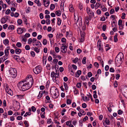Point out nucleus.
I'll return each instance as SVG.
<instances>
[{"label":"nucleus","mask_w":127,"mask_h":127,"mask_svg":"<svg viewBox=\"0 0 127 127\" xmlns=\"http://www.w3.org/2000/svg\"><path fill=\"white\" fill-rule=\"evenodd\" d=\"M78 60V59L77 58H75L74 59L73 61L74 63H76Z\"/></svg>","instance_id":"nucleus-59"},{"label":"nucleus","mask_w":127,"mask_h":127,"mask_svg":"<svg viewBox=\"0 0 127 127\" xmlns=\"http://www.w3.org/2000/svg\"><path fill=\"white\" fill-rule=\"evenodd\" d=\"M118 114L119 115H121L123 113V111L120 109L118 111Z\"/></svg>","instance_id":"nucleus-56"},{"label":"nucleus","mask_w":127,"mask_h":127,"mask_svg":"<svg viewBox=\"0 0 127 127\" xmlns=\"http://www.w3.org/2000/svg\"><path fill=\"white\" fill-rule=\"evenodd\" d=\"M8 29L13 30L14 29V26L13 25H9L8 28Z\"/></svg>","instance_id":"nucleus-29"},{"label":"nucleus","mask_w":127,"mask_h":127,"mask_svg":"<svg viewBox=\"0 0 127 127\" xmlns=\"http://www.w3.org/2000/svg\"><path fill=\"white\" fill-rule=\"evenodd\" d=\"M35 45L38 47H40L41 46V43L38 40H37L36 42Z\"/></svg>","instance_id":"nucleus-17"},{"label":"nucleus","mask_w":127,"mask_h":127,"mask_svg":"<svg viewBox=\"0 0 127 127\" xmlns=\"http://www.w3.org/2000/svg\"><path fill=\"white\" fill-rule=\"evenodd\" d=\"M97 59L99 61H100L101 62L102 61H103L102 59H101V57L100 56H97Z\"/></svg>","instance_id":"nucleus-54"},{"label":"nucleus","mask_w":127,"mask_h":127,"mask_svg":"<svg viewBox=\"0 0 127 127\" xmlns=\"http://www.w3.org/2000/svg\"><path fill=\"white\" fill-rule=\"evenodd\" d=\"M7 93L10 95H11L12 93V91L9 88V90H7V92H6Z\"/></svg>","instance_id":"nucleus-43"},{"label":"nucleus","mask_w":127,"mask_h":127,"mask_svg":"<svg viewBox=\"0 0 127 127\" xmlns=\"http://www.w3.org/2000/svg\"><path fill=\"white\" fill-rule=\"evenodd\" d=\"M52 88L53 90H55L54 92L53 93L54 95L53 98L55 99L57 98L59 95V93L58 90L55 86L53 87Z\"/></svg>","instance_id":"nucleus-4"},{"label":"nucleus","mask_w":127,"mask_h":127,"mask_svg":"<svg viewBox=\"0 0 127 127\" xmlns=\"http://www.w3.org/2000/svg\"><path fill=\"white\" fill-rule=\"evenodd\" d=\"M30 36V34L29 33H26L24 35V37H28Z\"/></svg>","instance_id":"nucleus-58"},{"label":"nucleus","mask_w":127,"mask_h":127,"mask_svg":"<svg viewBox=\"0 0 127 127\" xmlns=\"http://www.w3.org/2000/svg\"><path fill=\"white\" fill-rule=\"evenodd\" d=\"M9 41L7 39H5L3 41V43L5 45H7L9 44Z\"/></svg>","instance_id":"nucleus-18"},{"label":"nucleus","mask_w":127,"mask_h":127,"mask_svg":"<svg viewBox=\"0 0 127 127\" xmlns=\"http://www.w3.org/2000/svg\"><path fill=\"white\" fill-rule=\"evenodd\" d=\"M109 71L111 72H113L115 71V70L113 67H111L110 68Z\"/></svg>","instance_id":"nucleus-63"},{"label":"nucleus","mask_w":127,"mask_h":127,"mask_svg":"<svg viewBox=\"0 0 127 127\" xmlns=\"http://www.w3.org/2000/svg\"><path fill=\"white\" fill-rule=\"evenodd\" d=\"M101 35L103 37V39L106 40L107 39V37L105 36V34L104 33L102 34Z\"/></svg>","instance_id":"nucleus-57"},{"label":"nucleus","mask_w":127,"mask_h":127,"mask_svg":"<svg viewBox=\"0 0 127 127\" xmlns=\"http://www.w3.org/2000/svg\"><path fill=\"white\" fill-rule=\"evenodd\" d=\"M31 114V113L30 112H28L24 114V117H27L28 115H30Z\"/></svg>","instance_id":"nucleus-38"},{"label":"nucleus","mask_w":127,"mask_h":127,"mask_svg":"<svg viewBox=\"0 0 127 127\" xmlns=\"http://www.w3.org/2000/svg\"><path fill=\"white\" fill-rule=\"evenodd\" d=\"M34 50L37 53L39 52V50L37 47L34 48Z\"/></svg>","instance_id":"nucleus-49"},{"label":"nucleus","mask_w":127,"mask_h":127,"mask_svg":"<svg viewBox=\"0 0 127 127\" xmlns=\"http://www.w3.org/2000/svg\"><path fill=\"white\" fill-rule=\"evenodd\" d=\"M42 68L40 66H37L33 69V71L36 74H38L41 71Z\"/></svg>","instance_id":"nucleus-6"},{"label":"nucleus","mask_w":127,"mask_h":127,"mask_svg":"<svg viewBox=\"0 0 127 127\" xmlns=\"http://www.w3.org/2000/svg\"><path fill=\"white\" fill-rule=\"evenodd\" d=\"M43 2L45 7H47L48 6L50 3L49 0H43Z\"/></svg>","instance_id":"nucleus-11"},{"label":"nucleus","mask_w":127,"mask_h":127,"mask_svg":"<svg viewBox=\"0 0 127 127\" xmlns=\"http://www.w3.org/2000/svg\"><path fill=\"white\" fill-rule=\"evenodd\" d=\"M86 10L87 13L89 15V17H86L85 18V21H89L92 19V17H93L94 16V13H89L88 11V8H87Z\"/></svg>","instance_id":"nucleus-3"},{"label":"nucleus","mask_w":127,"mask_h":127,"mask_svg":"<svg viewBox=\"0 0 127 127\" xmlns=\"http://www.w3.org/2000/svg\"><path fill=\"white\" fill-rule=\"evenodd\" d=\"M71 121H68L66 123V125L68 126H70V125H71Z\"/></svg>","instance_id":"nucleus-46"},{"label":"nucleus","mask_w":127,"mask_h":127,"mask_svg":"<svg viewBox=\"0 0 127 127\" xmlns=\"http://www.w3.org/2000/svg\"><path fill=\"white\" fill-rule=\"evenodd\" d=\"M101 4L99 3L96 2L95 4V9H97L99 6H100Z\"/></svg>","instance_id":"nucleus-31"},{"label":"nucleus","mask_w":127,"mask_h":127,"mask_svg":"<svg viewBox=\"0 0 127 127\" xmlns=\"http://www.w3.org/2000/svg\"><path fill=\"white\" fill-rule=\"evenodd\" d=\"M29 83H24V91L29 89L32 86L33 84L32 82H28Z\"/></svg>","instance_id":"nucleus-7"},{"label":"nucleus","mask_w":127,"mask_h":127,"mask_svg":"<svg viewBox=\"0 0 127 127\" xmlns=\"http://www.w3.org/2000/svg\"><path fill=\"white\" fill-rule=\"evenodd\" d=\"M105 48L106 51H107L110 49V47H109V45L108 44H106L105 46Z\"/></svg>","instance_id":"nucleus-27"},{"label":"nucleus","mask_w":127,"mask_h":127,"mask_svg":"<svg viewBox=\"0 0 127 127\" xmlns=\"http://www.w3.org/2000/svg\"><path fill=\"white\" fill-rule=\"evenodd\" d=\"M56 72L55 73V74L56 75L54 76V77L58 78L59 76V71L56 70Z\"/></svg>","instance_id":"nucleus-20"},{"label":"nucleus","mask_w":127,"mask_h":127,"mask_svg":"<svg viewBox=\"0 0 127 127\" xmlns=\"http://www.w3.org/2000/svg\"><path fill=\"white\" fill-rule=\"evenodd\" d=\"M24 125H25V127H28L29 126V124L28 123V121H24Z\"/></svg>","instance_id":"nucleus-25"},{"label":"nucleus","mask_w":127,"mask_h":127,"mask_svg":"<svg viewBox=\"0 0 127 127\" xmlns=\"http://www.w3.org/2000/svg\"><path fill=\"white\" fill-rule=\"evenodd\" d=\"M124 56L123 54L121 52L116 57L115 61L116 63L121 64L124 60Z\"/></svg>","instance_id":"nucleus-1"},{"label":"nucleus","mask_w":127,"mask_h":127,"mask_svg":"<svg viewBox=\"0 0 127 127\" xmlns=\"http://www.w3.org/2000/svg\"><path fill=\"white\" fill-rule=\"evenodd\" d=\"M116 79L117 80H118L120 77V75L119 74H117L116 75Z\"/></svg>","instance_id":"nucleus-64"},{"label":"nucleus","mask_w":127,"mask_h":127,"mask_svg":"<svg viewBox=\"0 0 127 127\" xmlns=\"http://www.w3.org/2000/svg\"><path fill=\"white\" fill-rule=\"evenodd\" d=\"M43 43L44 45H46L47 43V40L46 39H44L43 41Z\"/></svg>","instance_id":"nucleus-37"},{"label":"nucleus","mask_w":127,"mask_h":127,"mask_svg":"<svg viewBox=\"0 0 127 127\" xmlns=\"http://www.w3.org/2000/svg\"><path fill=\"white\" fill-rule=\"evenodd\" d=\"M31 56L33 57H34L35 56V53L33 51H31Z\"/></svg>","instance_id":"nucleus-62"},{"label":"nucleus","mask_w":127,"mask_h":127,"mask_svg":"<svg viewBox=\"0 0 127 127\" xmlns=\"http://www.w3.org/2000/svg\"><path fill=\"white\" fill-rule=\"evenodd\" d=\"M58 62V60L57 59H54L53 60V62L54 63L56 64V66H55V69H56V64Z\"/></svg>","instance_id":"nucleus-24"},{"label":"nucleus","mask_w":127,"mask_h":127,"mask_svg":"<svg viewBox=\"0 0 127 127\" xmlns=\"http://www.w3.org/2000/svg\"><path fill=\"white\" fill-rule=\"evenodd\" d=\"M11 12V11L10 9H7L5 12V14H9Z\"/></svg>","instance_id":"nucleus-51"},{"label":"nucleus","mask_w":127,"mask_h":127,"mask_svg":"<svg viewBox=\"0 0 127 127\" xmlns=\"http://www.w3.org/2000/svg\"><path fill=\"white\" fill-rule=\"evenodd\" d=\"M32 82L33 83V80L32 75H28L26 77L25 79L24 80V82H26V83H29L28 82Z\"/></svg>","instance_id":"nucleus-5"},{"label":"nucleus","mask_w":127,"mask_h":127,"mask_svg":"<svg viewBox=\"0 0 127 127\" xmlns=\"http://www.w3.org/2000/svg\"><path fill=\"white\" fill-rule=\"evenodd\" d=\"M17 86L20 90L22 91H24V80L21 81L17 84Z\"/></svg>","instance_id":"nucleus-8"},{"label":"nucleus","mask_w":127,"mask_h":127,"mask_svg":"<svg viewBox=\"0 0 127 127\" xmlns=\"http://www.w3.org/2000/svg\"><path fill=\"white\" fill-rule=\"evenodd\" d=\"M57 24L59 26L60 25L61 23V20L60 18H57Z\"/></svg>","instance_id":"nucleus-22"},{"label":"nucleus","mask_w":127,"mask_h":127,"mask_svg":"<svg viewBox=\"0 0 127 127\" xmlns=\"http://www.w3.org/2000/svg\"><path fill=\"white\" fill-rule=\"evenodd\" d=\"M13 46L15 49V53L18 54H19L21 52V50L20 49L17 48V47H16L15 45L14 47V46Z\"/></svg>","instance_id":"nucleus-10"},{"label":"nucleus","mask_w":127,"mask_h":127,"mask_svg":"<svg viewBox=\"0 0 127 127\" xmlns=\"http://www.w3.org/2000/svg\"><path fill=\"white\" fill-rule=\"evenodd\" d=\"M16 45L17 47L20 48L22 44L20 43L19 42H18L17 43Z\"/></svg>","instance_id":"nucleus-44"},{"label":"nucleus","mask_w":127,"mask_h":127,"mask_svg":"<svg viewBox=\"0 0 127 127\" xmlns=\"http://www.w3.org/2000/svg\"><path fill=\"white\" fill-rule=\"evenodd\" d=\"M17 96L20 99H22L23 97V95H17Z\"/></svg>","instance_id":"nucleus-47"},{"label":"nucleus","mask_w":127,"mask_h":127,"mask_svg":"<svg viewBox=\"0 0 127 127\" xmlns=\"http://www.w3.org/2000/svg\"><path fill=\"white\" fill-rule=\"evenodd\" d=\"M105 122L107 125H109V124L110 122L109 120L107 118H106Z\"/></svg>","instance_id":"nucleus-41"},{"label":"nucleus","mask_w":127,"mask_h":127,"mask_svg":"<svg viewBox=\"0 0 127 127\" xmlns=\"http://www.w3.org/2000/svg\"><path fill=\"white\" fill-rule=\"evenodd\" d=\"M106 25H103L102 28V30L103 31H105L106 28Z\"/></svg>","instance_id":"nucleus-52"},{"label":"nucleus","mask_w":127,"mask_h":127,"mask_svg":"<svg viewBox=\"0 0 127 127\" xmlns=\"http://www.w3.org/2000/svg\"><path fill=\"white\" fill-rule=\"evenodd\" d=\"M46 24L47 25L51 23V21L50 20L48 19L46 20Z\"/></svg>","instance_id":"nucleus-61"},{"label":"nucleus","mask_w":127,"mask_h":127,"mask_svg":"<svg viewBox=\"0 0 127 127\" xmlns=\"http://www.w3.org/2000/svg\"><path fill=\"white\" fill-rule=\"evenodd\" d=\"M4 87L5 88V91L6 92H7V90H8L9 89L8 85L7 84H6L4 85Z\"/></svg>","instance_id":"nucleus-23"},{"label":"nucleus","mask_w":127,"mask_h":127,"mask_svg":"<svg viewBox=\"0 0 127 127\" xmlns=\"http://www.w3.org/2000/svg\"><path fill=\"white\" fill-rule=\"evenodd\" d=\"M25 48L26 50H29L30 49V47L28 45H26L25 46Z\"/></svg>","instance_id":"nucleus-53"},{"label":"nucleus","mask_w":127,"mask_h":127,"mask_svg":"<svg viewBox=\"0 0 127 127\" xmlns=\"http://www.w3.org/2000/svg\"><path fill=\"white\" fill-rule=\"evenodd\" d=\"M31 109L32 111L33 112H35L36 110L35 107L33 106H32L31 107Z\"/></svg>","instance_id":"nucleus-48"},{"label":"nucleus","mask_w":127,"mask_h":127,"mask_svg":"<svg viewBox=\"0 0 127 127\" xmlns=\"http://www.w3.org/2000/svg\"><path fill=\"white\" fill-rule=\"evenodd\" d=\"M24 24H26L27 25V27H29L30 26L29 24L27 23V19L25 18H24Z\"/></svg>","instance_id":"nucleus-21"},{"label":"nucleus","mask_w":127,"mask_h":127,"mask_svg":"<svg viewBox=\"0 0 127 127\" xmlns=\"http://www.w3.org/2000/svg\"><path fill=\"white\" fill-rule=\"evenodd\" d=\"M43 92L42 91H40L39 92V94L37 96L38 99H39L42 96Z\"/></svg>","instance_id":"nucleus-16"},{"label":"nucleus","mask_w":127,"mask_h":127,"mask_svg":"<svg viewBox=\"0 0 127 127\" xmlns=\"http://www.w3.org/2000/svg\"><path fill=\"white\" fill-rule=\"evenodd\" d=\"M116 35H117V34H116ZM117 36V35H116L114 36V41L115 42H116L118 41Z\"/></svg>","instance_id":"nucleus-30"},{"label":"nucleus","mask_w":127,"mask_h":127,"mask_svg":"<svg viewBox=\"0 0 127 127\" xmlns=\"http://www.w3.org/2000/svg\"><path fill=\"white\" fill-rule=\"evenodd\" d=\"M55 7V6L54 4H52L50 5V8L51 10H53L54 9Z\"/></svg>","instance_id":"nucleus-26"},{"label":"nucleus","mask_w":127,"mask_h":127,"mask_svg":"<svg viewBox=\"0 0 127 127\" xmlns=\"http://www.w3.org/2000/svg\"><path fill=\"white\" fill-rule=\"evenodd\" d=\"M86 57H84L83 59V60L82 61V62L83 64H86Z\"/></svg>","instance_id":"nucleus-28"},{"label":"nucleus","mask_w":127,"mask_h":127,"mask_svg":"<svg viewBox=\"0 0 127 127\" xmlns=\"http://www.w3.org/2000/svg\"><path fill=\"white\" fill-rule=\"evenodd\" d=\"M64 87H65V89L66 90H66H67L68 87H67V84L65 82H64Z\"/></svg>","instance_id":"nucleus-35"},{"label":"nucleus","mask_w":127,"mask_h":127,"mask_svg":"<svg viewBox=\"0 0 127 127\" xmlns=\"http://www.w3.org/2000/svg\"><path fill=\"white\" fill-rule=\"evenodd\" d=\"M101 41H100V40H99L98 41L97 43V47H100L101 46Z\"/></svg>","instance_id":"nucleus-39"},{"label":"nucleus","mask_w":127,"mask_h":127,"mask_svg":"<svg viewBox=\"0 0 127 127\" xmlns=\"http://www.w3.org/2000/svg\"><path fill=\"white\" fill-rule=\"evenodd\" d=\"M82 71L81 70H78L75 73V76L77 78L81 74Z\"/></svg>","instance_id":"nucleus-13"},{"label":"nucleus","mask_w":127,"mask_h":127,"mask_svg":"<svg viewBox=\"0 0 127 127\" xmlns=\"http://www.w3.org/2000/svg\"><path fill=\"white\" fill-rule=\"evenodd\" d=\"M122 21L121 19H120L118 21V25L119 26H120L121 25H122Z\"/></svg>","instance_id":"nucleus-55"},{"label":"nucleus","mask_w":127,"mask_h":127,"mask_svg":"<svg viewBox=\"0 0 127 127\" xmlns=\"http://www.w3.org/2000/svg\"><path fill=\"white\" fill-rule=\"evenodd\" d=\"M66 102V103L68 104H70L71 102V100L69 99H67Z\"/></svg>","instance_id":"nucleus-32"},{"label":"nucleus","mask_w":127,"mask_h":127,"mask_svg":"<svg viewBox=\"0 0 127 127\" xmlns=\"http://www.w3.org/2000/svg\"><path fill=\"white\" fill-rule=\"evenodd\" d=\"M55 73L54 71H53L51 72V77L53 78V79L54 77V75H55Z\"/></svg>","instance_id":"nucleus-42"},{"label":"nucleus","mask_w":127,"mask_h":127,"mask_svg":"<svg viewBox=\"0 0 127 127\" xmlns=\"http://www.w3.org/2000/svg\"><path fill=\"white\" fill-rule=\"evenodd\" d=\"M7 20L5 18L3 17L2 18L1 20V22L2 24L5 23L6 22Z\"/></svg>","instance_id":"nucleus-15"},{"label":"nucleus","mask_w":127,"mask_h":127,"mask_svg":"<svg viewBox=\"0 0 127 127\" xmlns=\"http://www.w3.org/2000/svg\"><path fill=\"white\" fill-rule=\"evenodd\" d=\"M73 92L74 94L77 95L79 93V91L77 89H75V90L73 91Z\"/></svg>","instance_id":"nucleus-50"},{"label":"nucleus","mask_w":127,"mask_h":127,"mask_svg":"<svg viewBox=\"0 0 127 127\" xmlns=\"http://www.w3.org/2000/svg\"><path fill=\"white\" fill-rule=\"evenodd\" d=\"M67 46L65 45L61 46L60 48L61 51L62 53H65L67 52Z\"/></svg>","instance_id":"nucleus-9"},{"label":"nucleus","mask_w":127,"mask_h":127,"mask_svg":"<svg viewBox=\"0 0 127 127\" xmlns=\"http://www.w3.org/2000/svg\"><path fill=\"white\" fill-rule=\"evenodd\" d=\"M81 38L79 39V42H83L84 40V35L85 33H83L82 34H80Z\"/></svg>","instance_id":"nucleus-12"},{"label":"nucleus","mask_w":127,"mask_h":127,"mask_svg":"<svg viewBox=\"0 0 127 127\" xmlns=\"http://www.w3.org/2000/svg\"><path fill=\"white\" fill-rule=\"evenodd\" d=\"M35 2L37 4H38V5H39L40 6L41 5V4L39 2V0H35Z\"/></svg>","instance_id":"nucleus-40"},{"label":"nucleus","mask_w":127,"mask_h":127,"mask_svg":"<svg viewBox=\"0 0 127 127\" xmlns=\"http://www.w3.org/2000/svg\"><path fill=\"white\" fill-rule=\"evenodd\" d=\"M81 83H78L77 84V86L78 88H79L81 87Z\"/></svg>","instance_id":"nucleus-60"},{"label":"nucleus","mask_w":127,"mask_h":127,"mask_svg":"<svg viewBox=\"0 0 127 127\" xmlns=\"http://www.w3.org/2000/svg\"><path fill=\"white\" fill-rule=\"evenodd\" d=\"M9 51L7 50H5L4 53L6 56H8L9 55Z\"/></svg>","instance_id":"nucleus-34"},{"label":"nucleus","mask_w":127,"mask_h":127,"mask_svg":"<svg viewBox=\"0 0 127 127\" xmlns=\"http://www.w3.org/2000/svg\"><path fill=\"white\" fill-rule=\"evenodd\" d=\"M56 14L58 16H60L61 15V11L59 10L56 11L55 12Z\"/></svg>","instance_id":"nucleus-19"},{"label":"nucleus","mask_w":127,"mask_h":127,"mask_svg":"<svg viewBox=\"0 0 127 127\" xmlns=\"http://www.w3.org/2000/svg\"><path fill=\"white\" fill-rule=\"evenodd\" d=\"M9 72L10 74L13 78H14L16 77L17 75V71L16 68L11 67L9 70Z\"/></svg>","instance_id":"nucleus-2"},{"label":"nucleus","mask_w":127,"mask_h":127,"mask_svg":"<svg viewBox=\"0 0 127 127\" xmlns=\"http://www.w3.org/2000/svg\"><path fill=\"white\" fill-rule=\"evenodd\" d=\"M28 43L29 44H30L32 42V39L31 38H30L28 40Z\"/></svg>","instance_id":"nucleus-36"},{"label":"nucleus","mask_w":127,"mask_h":127,"mask_svg":"<svg viewBox=\"0 0 127 127\" xmlns=\"http://www.w3.org/2000/svg\"><path fill=\"white\" fill-rule=\"evenodd\" d=\"M18 24L20 25L22 23V20L21 19H19L17 21Z\"/></svg>","instance_id":"nucleus-45"},{"label":"nucleus","mask_w":127,"mask_h":127,"mask_svg":"<svg viewBox=\"0 0 127 127\" xmlns=\"http://www.w3.org/2000/svg\"><path fill=\"white\" fill-rule=\"evenodd\" d=\"M23 28H18L17 30V33L19 34H21L23 33Z\"/></svg>","instance_id":"nucleus-14"},{"label":"nucleus","mask_w":127,"mask_h":127,"mask_svg":"<svg viewBox=\"0 0 127 127\" xmlns=\"http://www.w3.org/2000/svg\"><path fill=\"white\" fill-rule=\"evenodd\" d=\"M55 50L56 53H58L60 51V49L58 47H55Z\"/></svg>","instance_id":"nucleus-33"}]
</instances>
